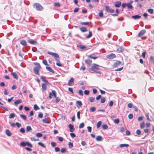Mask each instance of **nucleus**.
<instances>
[{
	"label": "nucleus",
	"instance_id": "obj_1",
	"mask_svg": "<svg viewBox=\"0 0 154 154\" xmlns=\"http://www.w3.org/2000/svg\"><path fill=\"white\" fill-rule=\"evenodd\" d=\"M99 66H100L99 65L94 64L93 65L92 67L90 69L91 70L94 71L97 73L100 74L101 73V72L100 71H98Z\"/></svg>",
	"mask_w": 154,
	"mask_h": 154
},
{
	"label": "nucleus",
	"instance_id": "obj_2",
	"mask_svg": "<svg viewBox=\"0 0 154 154\" xmlns=\"http://www.w3.org/2000/svg\"><path fill=\"white\" fill-rule=\"evenodd\" d=\"M33 6L38 11H42L43 9V7L38 3H35Z\"/></svg>",
	"mask_w": 154,
	"mask_h": 154
},
{
	"label": "nucleus",
	"instance_id": "obj_3",
	"mask_svg": "<svg viewBox=\"0 0 154 154\" xmlns=\"http://www.w3.org/2000/svg\"><path fill=\"white\" fill-rule=\"evenodd\" d=\"M41 68L39 67H35L33 69V71L35 74L39 75V70L41 69Z\"/></svg>",
	"mask_w": 154,
	"mask_h": 154
},
{
	"label": "nucleus",
	"instance_id": "obj_4",
	"mask_svg": "<svg viewBox=\"0 0 154 154\" xmlns=\"http://www.w3.org/2000/svg\"><path fill=\"white\" fill-rule=\"evenodd\" d=\"M48 54L52 55L55 58H57L59 57L58 55L56 53L51 52L50 51L48 52Z\"/></svg>",
	"mask_w": 154,
	"mask_h": 154
},
{
	"label": "nucleus",
	"instance_id": "obj_5",
	"mask_svg": "<svg viewBox=\"0 0 154 154\" xmlns=\"http://www.w3.org/2000/svg\"><path fill=\"white\" fill-rule=\"evenodd\" d=\"M106 11L107 12H109L111 13H113L114 12V10L111 9H110L109 7L107 6H105Z\"/></svg>",
	"mask_w": 154,
	"mask_h": 154
},
{
	"label": "nucleus",
	"instance_id": "obj_6",
	"mask_svg": "<svg viewBox=\"0 0 154 154\" xmlns=\"http://www.w3.org/2000/svg\"><path fill=\"white\" fill-rule=\"evenodd\" d=\"M106 57L109 59H113L116 57V55L114 54L111 53L107 55Z\"/></svg>",
	"mask_w": 154,
	"mask_h": 154
},
{
	"label": "nucleus",
	"instance_id": "obj_7",
	"mask_svg": "<svg viewBox=\"0 0 154 154\" xmlns=\"http://www.w3.org/2000/svg\"><path fill=\"white\" fill-rule=\"evenodd\" d=\"M69 131L70 132H73L75 130V128H74V126L71 124L69 125Z\"/></svg>",
	"mask_w": 154,
	"mask_h": 154
},
{
	"label": "nucleus",
	"instance_id": "obj_8",
	"mask_svg": "<svg viewBox=\"0 0 154 154\" xmlns=\"http://www.w3.org/2000/svg\"><path fill=\"white\" fill-rule=\"evenodd\" d=\"M146 30L145 29H142L141 30L140 32H139L138 35V36L139 37H140V36L144 34L146 32Z\"/></svg>",
	"mask_w": 154,
	"mask_h": 154
},
{
	"label": "nucleus",
	"instance_id": "obj_9",
	"mask_svg": "<svg viewBox=\"0 0 154 154\" xmlns=\"http://www.w3.org/2000/svg\"><path fill=\"white\" fill-rule=\"evenodd\" d=\"M42 89L43 91H45L47 89L46 83H42Z\"/></svg>",
	"mask_w": 154,
	"mask_h": 154
},
{
	"label": "nucleus",
	"instance_id": "obj_10",
	"mask_svg": "<svg viewBox=\"0 0 154 154\" xmlns=\"http://www.w3.org/2000/svg\"><path fill=\"white\" fill-rule=\"evenodd\" d=\"M121 62L119 61H117L114 63L113 66L114 67H117L118 66L121 64Z\"/></svg>",
	"mask_w": 154,
	"mask_h": 154
},
{
	"label": "nucleus",
	"instance_id": "obj_11",
	"mask_svg": "<svg viewBox=\"0 0 154 154\" xmlns=\"http://www.w3.org/2000/svg\"><path fill=\"white\" fill-rule=\"evenodd\" d=\"M82 105V103L81 101H77L76 102V106L78 108L80 107Z\"/></svg>",
	"mask_w": 154,
	"mask_h": 154
},
{
	"label": "nucleus",
	"instance_id": "obj_12",
	"mask_svg": "<svg viewBox=\"0 0 154 154\" xmlns=\"http://www.w3.org/2000/svg\"><path fill=\"white\" fill-rule=\"evenodd\" d=\"M124 50V48L122 47H120L117 49V51L118 53H121Z\"/></svg>",
	"mask_w": 154,
	"mask_h": 154
},
{
	"label": "nucleus",
	"instance_id": "obj_13",
	"mask_svg": "<svg viewBox=\"0 0 154 154\" xmlns=\"http://www.w3.org/2000/svg\"><path fill=\"white\" fill-rule=\"evenodd\" d=\"M5 133L8 136L10 137L11 135V132L8 129H6L5 131Z\"/></svg>",
	"mask_w": 154,
	"mask_h": 154
},
{
	"label": "nucleus",
	"instance_id": "obj_14",
	"mask_svg": "<svg viewBox=\"0 0 154 154\" xmlns=\"http://www.w3.org/2000/svg\"><path fill=\"white\" fill-rule=\"evenodd\" d=\"M46 69L48 70V71L51 72L53 73H54V70L50 67H48V66H46Z\"/></svg>",
	"mask_w": 154,
	"mask_h": 154
},
{
	"label": "nucleus",
	"instance_id": "obj_15",
	"mask_svg": "<svg viewBox=\"0 0 154 154\" xmlns=\"http://www.w3.org/2000/svg\"><path fill=\"white\" fill-rule=\"evenodd\" d=\"M20 44L24 46H26L27 45L26 42L24 40H22L20 41Z\"/></svg>",
	"mask_w": 154,
	"mask_h": 154
},
{
	"label": "nucleus",
	"instance_id": "obj_16",
	"mask_svg": "<svg viewBox=\"0 0 154 154\" xmlns=\"http://www.w3.org/2000/svg\"><path fill=\"white\" fill-rule=\"evenodd\" d=\"M121 4V3L119 1L116 2L115 4V6L116 7H120Z\"/></svg>",
	"mask_w": 154,
	"mask_h": 154
},
{
	"label": "nucleus",
	"instance_id": "obj_17",
	"mask_svg": "<svg viewBox=\"0 0 154 154\" xmlns=\"http://www.w3.org/2000/svg\"><path fill=\"white\" fill-rule=\"evenodd\" d=\"M132 17L134 19L136 20L140 18L141 17V16L138 15H136L132 16Z\"/></svg>",
	"mask_w": 154,
	"mask_h": 154
},
{
	"label": "nucleus",
	"instance_id": "obj_18",
	"mask_svg": "<svg viewBox=\"0 0 154 154\" xmlns=\"http://www.w3.org/2000/svg\"><path fill=\"white\" fill-rule=\"evenodd\" d=\"M74 79L72 77L68 81V85H70L72 83L74 82Z\"/></svg>",
	"mask_w": 154,
	"mask_h": 154
},
{
	"label": "nucleus",
	"instance_id": "obj_19",
	"mask_svg": "<svg viewBox=\"0 0 154 154\" xmlns=\"http://www.w3.org/2000/svg\"><path fill=\"white\" fill-rule=\"evenodd\" d=\"M11 75L14 77L16 79H18V76L17 73L15 72H13L11 73Z\"/></svg>",
	"mask_w": 154,
	"mask_h": 154
},
{
	"label": "nucleus",
	"instance_id": "obj_20",
	"mask_svg": "<svg viewBox=\"0 0 154 154\" xmlns=\"http://www.w3.org/2000/svg\"><path fill=\"white\" fill-rule=\"evenodd\" d=\"M27 143V142H22L20 143V146H27L26 144Z\"/></svg>",
	"mask_w": 154,
	"mask_h": 154
},
{
	"label": "nucleus",
	"instance_id": "obj_21",
	"mask_svg": "<svg viewBox=\"0 0 154 154\" xmlns=\"http://www.w3.org/2000/svg\"><path fill=\"white\" fill-rule=\"evenodd\" d=\"M22 101L21 100H18L15 101L14 102V104L15 105H17L21 103Z\"/></svg>",
	"mask_w": 154,
	"mask_h": 154
},
{
	"label": "nucleus",
	"instance_id": "obj_22",
	"mask_svg": "<svg viewBox=\"0 0 154 154\" xmlns=\"http://www.w3.org/2000/svg\"><path fill=\"white\" fill-rule=\"evenodd\" d=\"M129 146V145L128 144H122L119 145V147L121 148L123 147H128Z\"/></svg>",
	"mask_w": 154,
	"mask_h": 154
},
{
	"label": "nucleus",
	"instance_id": "obj_23",
	"mask_svg": "<svg viewBox=\"0 0 154 154\" xmlns=\"http://www.w3.org/2000/svg\"><path fill=\"white\" fill-rule=\"evenodd\" d=\"M96 139L97 141H101L102 140V137L101 136H98L96 137Z\"/></svg>",
	"mask_w": 154,
	"mask_h": 154
},
{
	"label": "nucleus",
	"instance_id": "obj_24",
	"mask_svg": "<svg viewBox=\"0 0 154 154\" xmlns=\"http://www.w3.org/2000/svg\"><path fill=\"white\" fill-rule=\"evenodd\" d=\"M85 62L88 65L91 64L92 63V61L90 60V59H88L86 60Z\"/></svg>",
	"mask_w": 154,
	"mask_h": 154
},
{
	"label": "nucleus",
	"instance_id": "obj_25",
	"mask_svg": "<svg viewBox=\"0 0 154 154\" xmlns=\"http://www.w3.org/2000/svg\"><path fill=\"white\" fill-rule=\"evenodd\" d=\"M126 6L129 9H132L133 8V7L131 5L128 4V3L127 4Z\"/></svg>",
	"mask_w": 154,
	"mask_h": 154
},
{
	"label": "nucleus",
	"instance_id": "obj_26",
	"mask_svg": "<svg viewBox=\"0 0 154 154\" xmlns=\"http://www.w3.org/2000/svg\"><path fill=\"white\" fill-rule=\"evenodd\" d=\"M88 57L91 58L93 59H96L97 58V57L94 56L93 54H91L89 55Z\"/></svg>",
	"mask_w": 154,
	"mask_h": 154
},
{
	"label": "nucleus",
	"instance_id": "obj_27",
	"mask_svg": "<svg viewBox=\"0 0 154 154\" xmlns=\"http://www.w3.org/2000/svg\"><path fill=\"white\" fill-rule=\"evenodd\" d=\"M80 30L83 32H86L87 31V29L85 27H82L80 28Z\"/></svg>",
	"mask_w": 154,
	"mask_h": 154
},
{
	"label": "nucleus",
	"instance_id": "obj_28",
	"mask_svg": "<svg viewBox=\"0 0 154 154\" xmlns=\"http://www.w3.org/2000/svg\"><path fill=\"white\" fill-rule=\"evenodd\" d=\"M30 139L32 141H39V140L38 139H36L35 137H32L30 138Z\"/></svg>",
	"mask_w": 154,
	"mask_h": 154
},
{
	"label": "nucleus",
	"instance_id": "obj_29",
	"mask_svg": "<svg viewBox=\"0 0 154 154\" xmlns=\"http://www.w3.org/2000/svg\"><path fill=\"white\" fill-rule=\"evenodd\" d=\"M28 42L32 44H35L37 43V42L35 41H30L29 40H28Z\"/></svg>",
	"mask_w": 154,
	"mask_h": 154
},
{
	"label": "nucleus",
	"instance_id": "obj_30",
	"mask_svg": "<svg viewBox=\"0 0 154 154\" xmlns=\"http://www.w3.org/2000/svg\"><path fill=\"white\" fill-rule=\"evenodd\" d=\"M102 123L101 121H99L97 124V128H99L101 126Z\"/></svg>",
	"mask_w": 154,
	"mask_h": 154
},
{
	"label": "nucleus",
	"instance_id": "obj_31",
	"mask_svg": "<svg viewBox=\"0 0 154 154\" xmlns=\"http://www.w3.org/2000/svg\"><path fill=\"white\" fill-rule=\"evenodd\" d=\"M20 116L21 118L23 119L24 120H26V117L25 115L20 114Z\"/></svg>",
	"mask_w": 154,
	"mask_h": 154
},
{
	"label": "nucleus",
	"instance_id": "obj_32",
	"mask_svg": "<svg viewBox=\"0 0 154 154\" xmlns=\"http://www.w3.org/2000/svg\"><path fill=\"white\" fill-rule=\"evenodd\" d=\"M102 128L103 129H106L108 128V126L106 124H104L102 125Z\"/></svg>",
	"mask_w": 154,
	"mask_h": 154
},
{
	"label": "nucleus",
	"instance_id": "obj_33",
	"mask_svg": "<svg viewBox=\"0 0 154 154\" xmlns=\"http://www.w3.org/2000/svg\"><path fill=\"white\" fill-rule=\"evenodd\" d=\"M26 131L29 132L32 130V128L30 126H28L26 127Z\"/></svg>",
	"mask_w": 154,
	"mask_h": 154
},
{
	"label": "nucleus",
	"instance_id": "obj_34",
	"mask_svg": "<svg viewBox=\"0 0 154 154\" xmlns=\"http://www.w3.org/2000/svg\"><path fill=\"white\" fill-rule=\"evenodd\" d=\"M15 114L14 113H11L10 114L9 117L10 119L13 118L15 116Z\"/></svg>",
	"mask_w": 154,
	"mask_h": 154
},
{
	"label": "nucleus",
	"instance_id": "obj_35",
	"mask_svg": "<svg viewBox=\"0 0 154 154\" xmlns=\"http://www.w3.org/2000/svg\"><path fill=\"white\" fill-rule=\"evenodd\" d=\"M36 136L38 137H40L42 136V134L41 133H38L36 134Z\"/></svg>",
	"mask_w": 154,
	"mask_h": 154
},
{
	"label": "nucleus",
	"instance_id": "obj_36",
	"mask_svg": "<svg viewBox=\"0 0 154 154\" xmlns=\"http://www.w3.org/2000/svg\"><path fill=\"white\" fill-rule=\"evenodd\" d=\"M52 93L53 94V96H54V97L55 98L56 97H57V94H56V92L54 90H52Z\"/></svg>",
	"mask_w": 154,
	"mask_h": 154
},
{
	"label": "nucleus",
	"instance_id": "obj_37",
	"mask_svg": "<svg viewBox=\"0 0 154 154\" xmlns=\"http://www.w3.org/2000/svg\"><path fill=\"white\" fill-rule=\"evenodd\" d=\"M95 100V98L93 97H90L89 98V101L91 102L92 103Z\"/></svg>",
	"mask_w": 154,
	"mask_h": 154
},
{
	"label": "nucleus",
	"instance_id": "obj_38",
	"mask_svg": "<svg viewBox=\"0 0 154 154\" xmlns=\"http://www.w3.org/2000/svg\"><path fill=\"white\" fill-rule=\"evenodd\" d=\"M41 79L43 82H45V83H46L47 81L45 79V77L44 76H41Z\"/></svg>",
	"mask_w": 154,
	"mask_h": 154
},
{
	"label": "nucleus",
	"instance_id": "obj_39",
	"mask_svg": "<svg viewBox=\"0 0 154 154\" xmlns=\"http://www.w3.org/2000/svg\"><path fill=\"white\" fill-rule=\"evenodd\" d=\"M42 121L44 123H46L47 124H49L50 123L47 120L46 118H45V119H43Z\"/></svg>",
	"mask_w": 154,
	"mask_h": 154
},
{
	"label": "nucleus",
	"instance_id": "obj_40",
	"mask_svg": "<svg viewBox=\"0 0 154 154\" xmlns=\"http://www.w3.org/2000/svg\"><path fill=\"white\" fill-rule=\"evenodd\" d=\"M150 60L151 62L154 64V57L153 56H151L150 57Z\"/></svg>",
	"mask_w": 154,
	"mask_h": 154
},
{
	"label": "nucleus",
	"instance_id": "obj_41",
	"mask_svg": "<svg viewBox=\"0 0 154 154\" xmlns=\"http://www.w3.org/2000/svg\"><path fill=\"white\" fill-rule=\"evenodd\" d=\"M34 109L35 110H37L39 109V108L38 106L36 104H35L34 106Z\"/></svg>",
	"mask_w": 154,
	"mask_h": 154
},
{
	"label": "nucleus",
	"instance_id": "obj_42",
	"mask_svg": "<svg viewBox=\"0 0 154 154\" xmlns=\"http://www.w3.org/2000/svg\"><path fill=\"white\" fill-rule=\"evenodd\" d=\"M84 126V123L83 122H82L81 123L79 126V128H83Z\"/></svg>",
	"mask_w": 154,
	"mask_h": 154
},
{
	"label": "nucleus",
	"instance_id": "obj_43",
	"mask_svg": "<svg viewBox=\"0 0 154 154\" xmlns=\"http://www.w3.org/2000/svg\"><path fill=\"white\" fill-rule=\"evenodd\" d=\"M54 6L59 7L60 6V4L58 2H55L54 3Z\"/></svg>",
	"mask_w": 154,
	"mask_h": 154
},
{
	"label": "nucleus",
	"instance_id": "obj_44",
	"mask_svg": "<svg viewBox=\"0 0 154 154\" xmlns=\"http://www.w3.org/2000/svg\"><path fill=\"white\" fill-rule=\"evenodd\" d=\"M56 143L53 141H52L51 143V146L53 147H54L56 146Z\"/></svg>",
	"mask_w": 154,
	"mask_h": 154
},
{
	"label": "nucleus",
	"instance_id": "obj_45",
	"mask_svg": "<svg viewBox=\"0 0 154 154\" xmlns=\"http://www.w3.org/2000/svg\"><path fill=\"white\" fill-rule=\"evenodd\" d=\"M96 110V108L94 107H92L90 108V111L91 112H94Z\"/></svg>",
	"mask_w": 154,
	"mask_h": 154
},
{
	"label": "nucleus",
	"instance_id": "obj_46",
	"mask_svg": "<svg viewBox=\"0 0 154 154\" xmlns=\"http://www.w3.org/2000/svg\"><path fill=\"white\" fill-rule=\"evenodd\" d=\"M153 10L151 8H149L148 10V11L150 14H152L153 13Z\"/></svg>",
	"mask_w": 154,
	"mask_h": 154
},
{
	"label": "nucleus",
	"instance_id": "obj_47",
	"mask_svg": "<svg viewBox=\"0 0 154 154\" xmlns=\"http://www.w3.org/2000/svg\"><path fill=\"white\" fill-rule=\"evenodd\" d=\"M106 101V99L105 97H103L101 98V103H103L105 102Z\"/></svg>",
	"mask_w": 154,
	"mask_h": 154
},
{
	"label": "nucleus",
	"instance_id": "obj_48",
	"mask_svg": "<svg viewBox=\"0 0 154 154\" xmlns=\"http://www.w3.org/2000/svg\"><path fill=\"white\" fill-rule=\"evenodd\" d=\"M136 133L138 135H140L141 134V131L140 130L138 129L136 131Z\"/></svg>",
	"mask_w": 154,
	"mask_h": 154
},
{
	"label": "nucleus",
	"instance_id": "obj_49",
	"mask_svg": "<svg viewBox=\"0 0 154 154\" xmlns=\"http://www.w3.org/2000/svg\"><path fill=\"white\" fill-rule=\"evenodd\" d=\"M92 35V32L91 31H90L89 32V34L88 35L86 36V38H89L91 37Z\"/></svg>",
	"mask_w": 154,
	"mask_h": 154
},
{
	"label": "nucleus",
	"instance_id": "obj_50",
	"mask_svg": "<svg viewBox=\"0 0 154 154\" xmlns=\"http://www.w3.org/2000/svg\"><path fill=\"white\" fill-rule=\"evenodd\" d=\"M38 144L40 146L44 148L45 147V146L42 143L39 142L38 143Z\"/></svg>",
	"mask_w": 154,
	"mask_h": 154
},
{
	"label": "nucleus",
	"instance_id": "obj_51",
	"mask_svg": "<svg viewBox=\"0 0 154 154\" xmlns=\"http://www.w3.org/2000/svg\"><path fill=\"white\" fill-rule=\"evenodd\" d=\"M69 146L70 148H71L73 146V144L72 142H69Z\"/></svg>",
	"mask_w": 154,
	"mask_h": 154
},
{
	"label": "nucleus",
	"instance_id": "obj_52",
	"mask_svg": "<svg viewBox=\"0 0 154 154\" xmlns=\"http://www.w3.org/2000/svg\"><path fill=\"white\" fill-rule=\"evenodd\" d=\"M144 127H145V124H144V122H142L141 123V124H140V127L141 128H144Z\"/></svg>",
	"mask_w": 154,
	"mask_h": 154
},
{
	"label": "nucleus",
	"instance_id": "obj_53",
	"mask_svg": "<svg viewBox=\"0 0 154 154\" xmlns=\"http://www.w3.org/2000/svg\"><path fill=\"white\" fill-rule=\"evenodd\" d=\"M145 116H146V118L148 120L151 121V120H150V119L149 118V113H146L145 115Z\"/></svg>",
	"mask_w": 154,
	"mask_h": 154
},
{
	"label": "nucleus",
	"instance_id": "obj_54",
	"mask_svg": "<svg viewBox=\"0 0 154 154\" xmlns=\"http://www.w3.org/2000/svg\"><path fill=\"white\" fill-rule=\"evenodd\" d=\"M80 111H78L77 112V118L78 119H80Z\"/></svg>",
	"mask_w": 154,
	"mask_h": 154
},
{
	"label": "nucleus",
	"instance_id": "obj_55",
	"mask_svg": "<svg viewBox=\"0 0 154 154\" xmlns=\"http://www.w3.org/2000/svg\"><path fill=\"white\" fill-rule=\"evenodd\" d=\"M79 47L80 48L82 49H84L85 48H86V47L83 45H80Z\"/></svg>",
	"mask_w": 154,
	"mask_h": 154
},
{
	"label": "nucleus",
	"instance_id": "obj_56",
	"mask_svg": "<svg viewBox=\"0 0 154 154\" xmlns=\"http://www.w3.org/2000/svg\"><path fill=\"white\" fill-rule=\"evenodd\" d=\"M89 92L90 91H89L85 90L84 91V94L86 95H88L89 94Z\"/></svg>",
	"mask_w": 154,
	"mask_h": 154
},
{
	"label": "nucleus",
	"instance_id": "obj_57",
	"mask_svg": "<svg viewBox=\"0 0 154 154\" xmlns=\"http://www.w3.org/2000/svg\"><path fill=\"white\" fill-rule=\"evenodd\" d=\"M98 15L100 17H102L103 16V13L102 11H100V12L98 13Z\"/></svg>",
	"mask_w": 154,
	"mask_h": 154
},
{
	"label": "nucleus",
	"instance_id": "obj_58",
	"mask_svg": "<svg viewBox=\"0 0 154 154\" xmlns=\"http://www.w3.org/2000/svg\"><path fill=\"white\" fill-rule=\"evenodd\" d=\"M16 124L18 128H20L21 126V125L18 122H16Z\"/></svg>",
	"mask_w": 154,
	"mask_h": 154
},
{
	"label": "nucleus",
	"instance_id": "obj_59",
	"mask_svg": "<svg viewBox=\"0 0 154 154\" xmlns=\"http://www.w3.org/2000/svg\"><path fill=\"white\" fill-rule=\"evenodd\" d=\"M43 63L45 65H48V63L46 60H43L42 61Z\"/></svg>",
	"mask_w": 154,
	"mask_h": 154
},
{
	"label": "nucleus",
	"instance_id": "obj_60",
	"mask_svg": "<svg viewBox=\"0 0 154 154\" xmlns=\"http://www.w3.org/2000/svg\"><path fill=\"white\" fill-rule=\"evenodd\" d=\"M128 118L130 119H131L133 118V115L132 114H130L128 116Z\"/></svg>",
	"mask_w": 154,
	"mask_h": 154
},
{
	"label": "nucleus",
	"instance_id": "obj_61",
	"mask_svg": "<svg viewBox=\"0 0 154 154\" xmlns=\"http://www.w3.org/2000/svg\"><path fill=\"white\" fill-rule=\"evenodd\" d=\"M60 151L62 153H64L66 151V149L65 148H63L61 149Z\"/></svg>",
	"mask_w": 154,
	"mask_h": 154
},
{
	"label": "nucleus",
	"instance_id": "obj_62",
	"mask_svg": "<svg viewBox=\"0 0 154 154\" xmlns=\"http://www.w3.org/2000/svg\"><path fill=\"white\" fill-rule=\"evenodd\" d=\"M43 114L42 113H40L38 114V117L40 118H42L43 117Z\"/></svg>",
	"mask_w": 154,
	"mask_h": 154
},
{
	"label": "nucleus",
	"instance_id": "obj_63",
	"mask_svg": "<svg viewBox=\"0 0 154 154\" xmlns=\"http://www.w3.org/2000/svg\"><path fill=\"white\" fill-rule=\"evenodd\" d=\"M119 122V119H117L114 121V122L116 124H118Z\"/></svg>",
	"mask_w": 154,
	"mask_h": 154
},
{
	"label": "nucleus",
	"instance_id": "obj_64",
	"mask_svg": "<svg viewBox=\"0 0 154 154\" xmlns=\"http://www.w3.org/2000/svg\"><path fill=\"white\" fill-rule=\"evenodd\" d=\"M55 151L56 152H59L60 151V149L59 147H56L55 148Z\"/></svg>",
	"mask_w": 154,
	"mask_h": 154
}]
</instances>
